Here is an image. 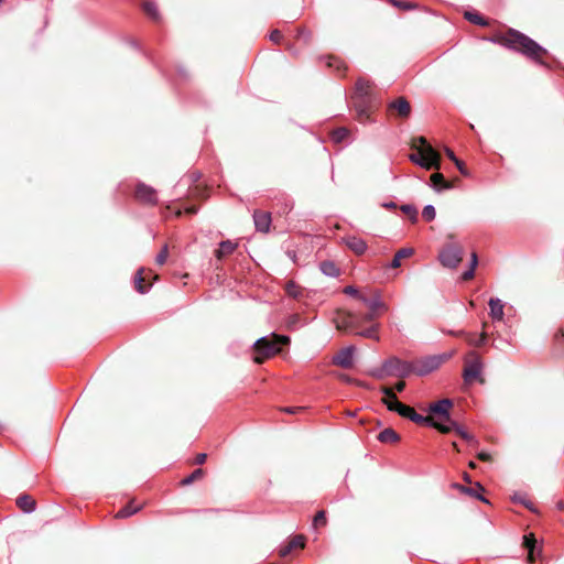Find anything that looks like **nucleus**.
Masks as SVG:
<instances>
[{
  "label": "nucleus",
  "mask_w": 564,
  "mask_h": 564,
  "mask_svg": "<svg viewBox=\"0 0 564 564\" xmlns=\"http://www.w3.org/2000/svg\"><path fill=\"white\" fill-rule=\"evenodd\" d=\"M438 431L441 433H449V432L454 431L456 434H458L463 440L467 441L468 443H473V442L476 443L475 437L470 433H468L462 425H459L457 422H455L454 420H452L448 423H441L438 426Z\"/></svg>",
  "instance_id": "2eb2a0df"
},
{
  "label": "nucleus",
  "mask_w": 564,
  "mask_h": 564,
  "mask_svg": "<svg viewBox=\"0 0 564 564\" xmlns=\"http://www.w3.org/2000/svg\"><path fill=\"white\" fill-rule=\"evenodd\" d=\"M354 346L345 347L333 358V362L341 368L349 369L354 365Z\"/></svg>",
  "instance_id": "f3484780"
},
{
  "label": "nucleus",
  "mask_w": 564,
  "mask_h": 564,
  "mask_svg": "<svg viewBox=\"0 0 564 564\" xmlns=\"http://www.w3.org/2000/svg\"><path fill=\"white\" fill-rule=\"evenodd\" d=\"M253 221L257 231L268 232L271 226V214L262 210H254Z\"/></svg>",
  "instance_id": "a211bd4d"
},
{
  "label": "nucleus",
  "mask_w": 564,
  "mask_h": 564,
  "mask_svg": "<svg viewBox=\"0 0 564 564\" xmlns=\"http://www.w3.org/2000/svg\"><path fill=\"white\" fill-rule=\"evenodd\" d=\"M186 213L187 214H196L197 213V208L195 206H189L186 208Z\"/></svg>",
  "instance_id": "69168bd1"
},
{
  "label": "nucleus",
  "mask_w": 564,
  "mask_h": 564,
  "mask_svg": "<svg viewBox=\"0 0 564 564\" xmlns=\"http://www.w3.org/2000/svg\"><path fill=\"white\" fill-rule=\"evenodd\" d=\"M430 185L433 187L436 192H442L444 189L452 188V184L445 180L444 175L442 173H434L430 177Z\"/></svg>",
  "instance_id": "b1692460"
},
{
  "label": "nucleus",
  "mask_w": 564,
  "mask_h": 564,
  "mask_svg": "<svg viewBox=\"0 0 564 564\" xmlns=\"http://www.w3.org/2000/svg\"><path fill=\"white\" fill-rule=\"evenodd\" d=\"M300 410H302V408H285L284 409V411L288 413H296Z\"/></svg>",
  "instance_id": "0e129e2a"
},
{
  "label": "nucleus",
  "mask_w": 564,
  "mask_h": 564,
  "mask_svg": "<svg viewBox=\"0 0 564 564\" xmlns=\"http://www.w3.org/2000/svg\"><path fill=\"white\" fill-rule=\"evenodd\" d=\"M478 458L482 462L490 460V455L488 453L481 452L478 454Z\"/></svg>",
  "instance_id": "680f3d73"
},
{
  "label": "nucleus",
  "mask_w": 564,
  "mask_h": 564,
  "mask_svg": "<svg viewBox=\"0 0 564 564\" xmlns=\"http://www.w3.org/2000/svg\"><path fill=\"white\" fill-rule=\"evenodd\" d=\"M401 210L410 217L412 221L417 219V210L413 205L404 204L401 206Z\"/></svg>",
  "instance_id": "ea45409f"
},
{
  "label": "nucleus",
  "mask_w": 564,
  "mask_h": 564,
  "mask_svg": "<svg viewBox=\"0 0 564 564\" xmlns=\"http://www.w3.org/2000/svg\"><path fill=\"white\" fill-rule=\"evenodd\" d=\"M438 259L443 267L455 269L463 260V249L457 245H447L441 250Z\"/></svg>",
  "instance_id": "1a4fd4ad"
},
{
  "label": "nucleus",
  "mask_w": 564,
  "mask_h": 564,
  "mask_svg": "<svg viewBox=\"0 0 564 564\" xmlns=\"http://www.w3.org/2000/svg\"><path fill=\"white\" fill-rule=\"evenodd\" d=\"M445 152H446L447 158H448L451 161L456 162V161L458 160V159L456 158L455 153H454L451 149H448V148H447V149L445 150Z\"/></svg>",
  "instance_id": "bf43d9fd"
},
{
  "label": "nucleus",
  "mask_w": 564,
  "mask_h": 564,
  "mask_svg": "<svg viewBox=\"0 0 564 564\" xmlns=\"http://www.w3.org/2000/svg\"><path fill=\"white\" fill-rule=\"evenodd\" d=\"M370 375L377 379H384L389 377V372L386 370V362L383 361L381 367L372 369Z\"/></svg>",
  "instance_id": "79ce46f5"
},
{
  "label": "nucleus",
  "mask_w": 564,
  "mask_h": 564,
  "mask_svg": "<svg viewBox=\"0 0 564 564\" xmlns=\"http://www.w3.org/2000/svg\"><path fill=\"white\" fill-rule=\"evenodd\" d=\"M344 293L347 294V295H350V296H355L359 300V295H362L364 293H360L358 291V289H356L355 286L352 285H347L345 289H344Z\"/></svg>",
  "instance_id": "8fccbe9b"
},
{
  "label": "nucleus",
  "mask_w": 564,
  "mask_h": 564,
  "mask_svg": "<svg viewBox=\"0 0 564 564\" xmlns=\"http://www.w3.org/2000/svg\"><path fill=\"white\" fill-rule=\"evenodd\" d=\"M134 197L139 202L148 205H156L158 203L156 191L142 182L137 184Z\"/></svg>",
  "instance_id": "f8f14e48"
},
{
  "label": "nucleus",
  "mask_w": 564,
  "mask_h": 564,
  "mask_svg": "<svg viewBox=\"0 0 564 564\" xmlns=\"http://www.w3.org/2000/svg\"><path fill=\"white\" fill-rule=\"evenodd\" d=\"M455 165L457 166V169L459 170V172L464 175V176H467L468 175V171L466 170V167L464 166V163L460 161V160H457L456 162H454Z\"/></svg>",
  "instance_id": "6e6d98bb"
},
{
  "label": "nucleus",
  "mask_w": 564,
  "mask_h": 564,
  "mask_svg": "<svg viewBox=\"0 0 564 564\" xmlns=\"http://www.w3.org/2000/svg\"><path fill=\"white\" fill-rule=\"evenodd\" d=\"M446 359V355H433L414 360L412 361L413 373L420 377L426 376L438 369Z\"/></svg>",
  "instance_id": "423d86ee"
},
{
  "label": "nucleus",
  "mask_w": 564,
  "mask_h": 564,
  "mask_svg": "<svg viewBox=\"0 0 564 564\" xmlns=\"http://www.w3.org/2000/svg\"><path fill=\"white\" fill-rule=\"evenodd\" d=\"M410 421H412L419 425H427V426L434 427L436 430H438V426L441 424L440 422L435 421L434 419L419 414L415 411H413V413L410 415Z\"/></svg>",
  "instance_id": "c85d7f7f"
},
{
  "label": "nucleus",
  "mask_w": 564,
  "mask_h": 564,
  "mask_svg": "<svg viewBox=\"0 0 564 564\" xmlns=\"http://www.w3.org/2000/svg\"><path fill=\"white\" fill-rule=\"evenodd\" d=\"M490 316L494 321H502L503 318V303L500 299L491 297L489 300Z\"/></svg>",
  "instance_id": "393cba45"
},
{
  "label": "nucleus",
  "mask_w": 564,
  "mask_h": 564,
  "mask_svg": "<svg viewBox=\"0 0 564 564\" xmlns=\"http://www.w3.org/2000/svg\"><path fill=\"white\" fill-rule=\"evenodd\" d=\"M453 406V401L451 399H442L437 402H434L430 404L429 412L433 415H438L443 422L442 423H448L452 421L449 410Z\"/></svg>",
  "instance_id": "9b49d317"
},
{
  "label": "nucleus",
  "mask_w": 564,
  "mask_h": 564,
  "mask_svg": "<svg viewBox=\"0 0 564 564\" xmlns=\"http://www.w3.org/2000/svg\"><path fill=\"white\" fill-rule=\"evenodd\" d=\"M204 476V470L202 468L195 469L191 475L182 479L181 484L183 486H187L193 484L194 481L200 479Z\"/></svg>",
  "instance_id": "58836bf2"
},
{
  "label": "nucleus",
  "mask_w": 564,
  "mask_h": 564,
  "mask_svg": "<svg viewBox=\"0 0 564 564\" xmlns=\"http://www.w3.org/2000/svg\"><path fill=\"white\" fill-rule=\"evenodd\" d=\"M17 506L25 513H31L35 510L36 502L30 495H20L17 498Z\"/></svg>",
  "instance_id": "a878e982"
},
{
  "label": "nucleus",
  "mask_w": 564,
  "mask_h": 564,
  "mask_svg": "<svg viewBox=\"0 0 564 564\" xmlns=\"http://www.w3.org/2000/svg\"><path fill=\"white\" fill-rule=\"evenodd\" d=\"M382 206L388 209L397 208V204L394 202L384 203Z\"/></svg>",
  "instance_id": "e2e57ef3"
},
{
  "label": "nucleus",
  "mask_w": 564,
  "mask_h": 564,
  "mask_svg": "<svg viewBox=\"0 0 564 564\" xmlns=\"http://www.w3.org/2000/svg\"><path fill=\"white\" fill-rule=\"evenodd\" d=\"M492 41L510 50L520 52L521 54L533 59L540 65H545L541 57L542 55L546 54L547 51L539 43H536L534 40L521 33L520 31L509 29L506 34L498 35Z\"/></svg>",
  "instance_id": "f257e3e1"
},
{
  "label": "nucleus",
  "mask_w": 564,
  "mask_h": 564,
  "mask_svg": "<svg viewBox=\"0 0 564 564\" xmlns=\"http://www.w3.org/2000/svg\"><path fill=\"white\" fill-rule=\"evenodd\" d=\"M359 301H361L372 312L386 310V305L382 302L379 293H376L372 296H367L365 294L359 295Z\"/></svg>",
  "instance_id": "aec40b11"
},
{
  "label": "nucleus",
  "mask_w": 564,
  "mask_h": 564,
  "mask_svg": "<svg viewBox=\"0 0 564 564\" xmlns=\"http://www.w3.org/2000/svg\"><path fill=\"white\" fill-rule=\"evenodd\" d=\"M415 142H419L421 148L417 153L410 154V160L425 170L440 169L438 152L423 137L416 139Z\"/></svg>",
  "instance_id": "20e7f679"
},
{
  "label": "nucleus",
  "mask_w": 564,
  "mask_h": 564,
  "mask_svg": "<svg viewBox=\"0 0 564 564\" xmlns=\"http://www.w3.org/2000/svg\"><path fill=\"white\" fill-rule=\"evenodd\" d=\"M412 254H413L412 248H402V249L398 250L390 263V267L393 269L399 268L401 265L402 259L409 258Z\"/></svg>",
  "instance_id": "7c9ffc66"
},
{
  "label": "nucleus",
  "mask_w": 564,
  "mask_h": 564,
  "mask_svg": "<svg viewBox=\"0 0 564 564\" xmlns=\"http://www.w3.org/2000/svg\"><path fill=\"white\" fill-rule=\"evenodd\" d=\"M346 246L356 254L361 256L367 250V243L364 239L356 236H348L345 238Z\"/></svg>",
  "instance_id": "412c9836"
},
{
  "label": "nucleus",
  "mask_w": 564,
  "mask_h": 564,
  "mask_svg": "<svg viewBox=\"0 0 564 564\" xmlns=\"http://www.w3.org/2000/svg\"><path fill=\"white\" fill-rule=\"evenodd\" d=\"M457 335H464L465 339L469 345H471V341H476V334H467L463 330H460Z\"/></svg>",
  "instance_id": "5fc2aeb1"
},
{
  "label": "nucleus",
  "mask_w": 564,
  "mask_h": 564,
  "mask_svg": "<svg viewBox=\"0 0 564 564\" xmlns=\"http://www.w3.org/2000/svg\"><path fill=\"white\" fill-rule=\"evenodd\" d=\"M336 327L339 330L361 336L369 339L379 340L380 324H372L368 327L360 328V317L356 313H347L336 319Z\"/></svg>",
  "instance_id": "7ed1b4c3"
},
{
  "label": "nucleus",
  "mask_w": 564,
  "mask_h": 564,
  "mask_svg": "<svg viewBox=\"0 0 564 564\" xmlns=\"http://www.w3.org/2000/svg\"><path fill=\"white\" fill-rule=\"evenodd\" d=\"M238 247L237 242H232L231 240H224L219 243V248L215 251V256L218 260H221L224 257L231 254Z\"/></svg>",
  "instance_id": "bb28decb"
},
{
  "label": "nucleus",
  "mask_w": 564,
  "mask_h": 564,
  "mask_svg": "<svg viewBox=\"0 0 564 564\" xmlns=\"http://www.w3.org/2000/svg\"><path fill=\"white\" fill-rule=\"evenodd\" d=\"M380 391L384 395L383 403L389 411L398 413L400 416L409 419L413 413L414 409L399 401L392 389L388 387H381Z\"/></svg>",
  "instance_id": "0eeeda50"
},
{
  "label": "nucleus",
  "mask_w": 564,
  "mask_h": 564,
  "mask_svg": "<svg viewBox=\"0 0 564 564\" xmlns=\"http://www.w3.org/2000/svg\"><path fill=\"white\" fill-rule=\"evenodd\" d=\"M321 270L327 276H337L339 272L335 263L330 261L322 262Z\"/></svg>",
  "instance_id": "c9c22d12"
},
{
  "label": "nucleus",
  "mask_w": 564,
  "mask_h": 564,
  "mask_svg": "<svg viewBox=\"0 0 564 564\" xmlns=\"http://www.w3.org/2000/svg\"><path fill=\"white\" fill-rule=\"evenodd\" d=\"M142 269H140L135 275H134V286H135V290L141 293V294H144L145 292H148L149 290V286L144 285V279L142 276Z\"/></svg>",
  "instance_id": "4c0bfd02"
},
{
  "label": "nucleus",
  "mask_w": 564,
  "mask_h": 564,
  "mask_svg": "<svg viewBox=\"0 0 564 564\" xmlns=\"http://www.w3.org/2000/svg\"><path fill=\"white\" fill-rule=\"evenodd\" d=\"M326 59H327V66L328 67H334L338 72L341 69L343 63L338 58L333 57V56H328V57H326Z\"/></svg>",
  "instance_id": "de8ad7c7"
},
{
  "label": "nucleus",
  "mask_w": 564,
  "mask_h": 564,
  "mask_svg": "<svg viewBox=\"0 0 564 564\" xmlns=\"http://www.w3.org/2000/svg\"><path fill=\"white\" fill-rule=\"evenodd\" d=\"M390 108L395 110L398 115L402 118L409 117L411 112V106L409 101L403 97H400L397 100L392 101L390 104Z\"/></svg>",
  "instance_id": "5701e85b"
},
{
  "label": "nucleus",
  "mask_w": 564,
  "mask_h": 564,
  "mask_svg": "<svg viewBox=\"0 0 564 564\" xmlns=\"http://www.w3.org/2000/svg\"><path fill=\"white\" fill-rule=\"evenodd\" d=\"M207 455L205 453H199L195 458V464L203 465L206 462Z\"/></svg>",
  "instance_id": "4d7b16f0"
},
{
  "label": "nucleus",
  "mask_w": 564,
  "mask_h": 564,
  "mask_svg": "<svg viewBox=\"0 0 564 564\" xmlns=\"http://www.w3.org/2000/svg\"><path fill=\"white\" fill-rule=\"evenodd\" d=\"M438 431L441 433H449V432L454 431L456 434H458L463 440L467 441L468 443H473V442L476 443L475 437L470 433H468L462 425H459L457 422H455L454 420H452L448 423H441L438 426Z\"/></svg>",
  "instance_id": "dca6fc26"
},
{
  "label": "nucleus",
  "mask_w": 564,
  "mask_h": 564,
  "mask_svg": "<svg viewBox=\"0 0 564 564\" xmlns=\"http://www.w3.org/2000/svg\"><path fill=\"white\" fill-rule=\"evenodd\" d=\"M438 431L441 433H449V432L454 431L456 434H458L463 440L467 441L468 443H473V442L476 443L475 437L470 433H468L462 425H459L457 422H455L454 420H452L448 423H441L438 426Z\"/></svg>",
  "instance_id": "4468645a"
},
{
  "label": "nucleus",
  "mask_w": 564,
  "mask_h": 564,
  "mask_svg": "<svg viewBox=\"0 0 564 564\" xmlns=\"http://www.w3.org/2000/svg\"><path fill=\"white\" fill-rule=\"evenodd\" d=\"M285 292L293 299H300L302 296V289L294 281L286 282Z\"/></svg>",
  "instance_id": "f704fd0d"
},
{
  "label": "nucleus",
  "mask_w": 564,
  "mask_h": 564,
  "mask_svg": "<svg viewBox=\"0 0 564 564\" xmlns=\"http://www.w3.org/2000/svg\"><path fill=\"white\" fill-rule=\"evenodd\" d=\"M269 37L273 43L279 44L282 40V33L279 30H273Z\"/></svg>",
  "instance_id": "603ef678"
},
{
  "label": "nucleus",
  "mask_w": 564,
  "mask_h": 564,
  "mask_svg": "<svg viewBox=\"0 0 564 564\" xmlns=\"http://www.w3.org/2000/svg\"><path fill=\"white\" fill-rule=\"evenodd\" d=\"M389 377L406 378L413 373L412 362L404 361L395 356L384 360Z\"/></svg>",
  "instance_id": "9d476101"
},
{
  "label": "nucleus",
  "mask_w": 564,
  "mask_h": 564,
  "mask_svg": "<svg viewBox=\"0 0 564 564\" xmlns=\"http://www.w3.org/2000/svg\"><path fill=\"white\" fill-rule=\"evenodd\" d=\"M358 315L360 317V328H364L362 327L364 323H371L370 325L375 324L373 321H375V318L377 316V312L370 311V312H368L366 314H362V315L358 314Z\"/></svg>",
  "instance_id": "37998d69"
},
{
  "label": "nucleus",
  "mask_w": 564,
  "mask_h": 564,
  "mask_svg": "<svg viewBox=\"0 0 564 564\" xmlns=\"http://www.w3.org/2000/svg\"><path fill=\"white\" fill-rule=\"evenodd\" d=\"M326 524V513L324 510H321L318 511L314 519H313V525L316 528V527H319V525H325Z\"/></svg>",
  "instance_id": "c03bdc74"
},
{
  "label": "nucleus",
  "mask_w": 564,
  "mask_h": 564,
  "mask_svg": "<svg viewBox=\"0 0 564 564\" xmlns=\"http://www.w3.org/2000/svg\"><path fill=\"white\" fill-rule=\"evenodd\" d=\"M297 319H299V316H297V315H292V316L290 317V322H289V324H290V325H293V324H295V323L297 322Z\"/></svg>",
  "instance_id": "338daca9"
},
{
  "label": "nucleus",
  "mask_w": 564,
  "mask_h": 564,
  "mask_svg": "<svg viewBox=\"0 0 564 564\" xmlns=\"http://www.w3.org/2000/svg\"><path fill=\"white\" fill-rule=\"evenodd\" d=\"M305 544V538L303 535L293 536L289 543L280 549V556H288L294 549H303Z\"/></svg>",
  "instance_id": "4be33fe9"
},
{
  "label": "nucleus",
  "mask_w": 564,
  "mask_h": 564,
  "mask_svg": "<svg viewBox=\"0 0 564 564\" xmlns=\"http://www.w3.org/2000/svg\"><path fill=\"white\" fill-rule=\"evenodd\" d=\"M167 256H169V249H167V246L165 245L161 251L158 253L156 258H155V262L160 265L164 264L166 259H167Z\"/></svg>",
  "instance_id": "a18cd8bd"
},
{
  "label": "nucleus",
  "mask_w": 564,
  "mask_h": 564,
  "mask_svg": "<svg viewBox=\"0 0 564 564\" xmlns=\"http://www.w3.org/2000/svg\"><path fill=\"white\" fill-rule=\"evenodd\" d=\"M348 137H349V130L345 127L335 129L330 135L332 141L335 143H341V142L346 141L348 139Z\"/></svg>",
  "instance_id": "72a5a7b5"
},
{
  "label": "nucleus",
  "mask_w": 564,
  "mask_h": 564,
  "mask_svg": "<svg viewBox=\"0 0 564 564\" xmlns=\"http://www.w3.org/2000/svg\"><path fill=\"white\" fill-rule=\"evenodd\" d=\"M487 340L486 334L481 333L479 335H476V341H471V346L480 347L485 345Z\"/></svg>",
  "instance_id": "3c124183"
},
{
  "label": "nucleus",
  "mask_w": 564,
  "mask_h": 564,
  "mask_svg": "<svg viewBox=\"0 0 564 564\" xmlns=\"http://www.w3.org/2000/svg\"><path fill=\"white\" fill-rule=\"evenodd\" d=\"M435 216H436V212H435V208L433 205H426L424 206L423 208V212H422V217L426 220V221H432L435 219Z\"/></svg>",
  "instance_id": "a19ab883"
},
{
  "label": "nucleus",
  "mask_w": 564,
  "mask_h": 564,
  "mask_svg": "<svg viewBox=\"0 0 564 564\" xmlns=\"http://www.w3.org/2000/svg\"><path fill=\"white\" fill-rule=\"evenodd\" d=\"M352 106L360 122H366L370 113L378 105L372 85L365 78H359L355 85V93L351 97Z\"/></svg>",
  "instance_id": "f03ea898"
},
{
  "label": "nucleus",
  "mask_w": 564,
  "mask_h": 564,
  "mask_svg": "<svg viewBox=\"0 0 564 564\" xmlns=\"http://www.w3.org/2000/svg\"><path fill=\"white\" fill-rule=\"evenodd\" d=\"M465 19L476 25H480V26L487 25L486 20L477 12L466 11Z\"/></svg>",
  "instance_id": "e433bc0d"
},
{
  "label": "nucleus",
  "mask_w": 564,
  "mask_h": 564,
  "mask_svg": "<svg viewBox=\"0 0 564 564\" xmlns=\"http://www.w3.org/2000/svg\"><path fill=\"white\" fill-rule=\"evenodd\" d=\"M438 431L441 433H449V432L454 431L456 434H458L463 440L467 441L468 443H473V442L476 443L475 437L470 433H468L462 425H459L457 422H455L454 420H452L448 423H441L438 426Z\"/></svg>",
  "instance_id": "ddd939ff"
},
{
  "label": "nucleus",
  "mask_w": 564,
  "mask_h": 564,
  "mask_svg": "<svg viewBox=\"0 0 564 564\" xmlns=\"http://www.w3.org/2000/svg\"><path fill=\"white\" fill-rule=\"evenodd\" d=\"M475 275V269L470 268L468 270H466L463 275H462V279L467 281V280H470L473 279Z\"/></svg>",
  "instance_id": "864d4df0"
},
{
  "label": "nucleus",
  "mask_w": 564,
  "mask_h": 564,
  "mask_svg": "<svg viewBox=\"0 0 564 564\" xmlns=\"http://www.w3.org/2000/svg\"><path fill=\"white\" fill-rule=\"evenodd\" d=\"M393 6L402 9V10H411L413 9L415 6L411 2H404V1H399V0H391Z\"/></svg>",
  "instance_id": "09e8293b"
},
{
  "label": "nucleus",
  "mask_w": 564,
  "mask_h": 564,
  "mask_svg": "<svg viewBox=\"0 0 564 564\" xmlns=\"http://www.w3.org/2000/svg\"><path fill=\"white\" fill-rule=\"evenodd\" d=\"M377 438L381 443H395L400 440V436L393 429L388 427L382 430Z\"/></svg>",
  "instance_id": "c756f323"
},
{
  "label": "nucleus",
  "mask_w": 564,
  "mask_h": 564,
  "mask_svg": "<svg viewBox=\"0 0 564 564\" xmlns=\"http://www.w3.org/2000/svg\"><path fill=\"white\" fill-rule=\"evenodd\" d=\"M482 362L477 352L470 351L465 360L463 378L465 383L470 384L480 379Z\"/></svg>",
  "instance_id": "6e6552de"
},
{
  "label": "nucleus",
  "mask_w": 564,
  "mask_h": 564,
  "mask_svg": "<svg viewBox=\"0 0 564 564\" xmlns=\"http://www.w3.org/2000/svg\"><path fill=\"white\" fill-rule=\"evenodd\" d=\"M141 509V506L138 505V506H133L132 502L126 505L123 508H121L117 514H116V518L118 519H124V518H128V517H131L133 516L134 513H137L139 510Z\"/></svg>",
  "instance_id": "2f4dec72"
},
{
  "label": "nucleus",
  "mask_w": 564,
  "mask_h": 564,
  "mask_svg": "<svg viewBox=\"0 0 564 564\" xmlns=\"http://www.w3.org/2000/svg\"><path fill=\"white\" fill-rule=\"evenodd\" d=\"M290 341L288 336H280L278 340L268 337H261L253 343L256 351L254 361L261 364L264 359L270 358L281 350V346Z\"/></svg>",
  "instance_id": "39448f33"
},
{
  "label": "nucleus",
  "mask_w": 564,
  "mask_h": 564,
  "mask_svg": "<svg viewBox=\"0 0 564 564\" xmlns=\"http://www.w3.org/2000/svg\"><path fill=\"white\" fill-rule=\"evenodd\" d=\"M463 478H464V480H465L466 482H469V484L471 482L470 476H469L467 473H464Z\"/></svg>",
  "instance_id": "774afa93"
},
{
  "label": "nucleus",
  "mask_w": 564,
  "mask_h": 564,
  "mask_svg": "<svg viewBox=\"0 0 564 564\" xmlns=\"http://www.w3.org/2000/svg\"><path fill=\"white\" fill-rule=\"evenodd\" d=\"M478 264V257L476 252L471 253L470 268L475 269Z\"/></svg>",
  "instance_id": "13d9d810"
},
{
  "label": "nucleus",
  "mask_w": 564,
  "mask_h": 564,
  "mask_svg": "<svg viewBox=\"0 0 564 564\" xmlns=\"http://www.w3.org/2000/svg\"><path fill=\"white\" fill-rule=\"evenodd\" d=\"M455 488L459 489L462 492H465L471 497H475L484 502H488V500L486 498H484L478 491H484V487L479 484V482H476L475 487H465L463 485H459V484H454L453 485Z\"/></svg>",
  "instance_id": "cd10ccee"
},
{
  "label": "nucleus",
  "mask_w": 564,
  "mask_h": 564,
  "mask_svg": "<svg viewBox=\"0 0 564 564\" xmlns=\"http://www.w3.org/2000/svg\"><path fill=\"white\" fill-rule=\"evenodd\" d=\"M513 501H514V502H519V503H521V505L525 506V507H527L528 509H530V510H533V505H532V502H531V501H529L528 499H525V497H524V496H522V495H518V494H517V495H514V496H513Z\"/></svg>",
  "instance_id": "49530a36"
},
{
  "label": "nucleus",
  "mask_w": 564,
  "mask_h": 564,
  "mask_svg": "<svg viewBox=\"0 0 564 564\" xmlns=\"http://www.w3.org/2000/svg\"><path fill=\"white\" fill-rule=\"evenodd\" d=\"M394 389L397 392H402L405 389V382L399 381L395 383Z\"/></svg>",
  "instance_id": "052dcab7"
},
{
  "label": "nucleus",
  "mask_w": 564,
  "mask_h": 564,
  "mask_svg": "<svg viewBox=\"0 0 564 564\" xmlns=\"http://www.w3.org/2000/svg\"><path fill=\"white\" fill-rule=\"evenodd\" d=\"M142 9L149 18H151L154 21H159L160 13H159L158 7L154 2L145 1L142 4Z\"/></svg>",
  "instance_id": "473e14b6"
},
{
  "label": "nucleus",
  "mask_w": 564,
  "mask_h": 564,
  "mask_svg": "<svg viewBox=\"0 0 564 564\" xmlns=\"http://www.w3.org/2000/svg\"><path fill=\"white\" fill-rule=\"evenodd\" d=\"M523 546L528 551V561L533 563L535 561V554H540L541 547L538 546V541L532 533L523 536Z\"/></svg>",
  "instance_id": "6ab92c4d"
}]
</instances>
